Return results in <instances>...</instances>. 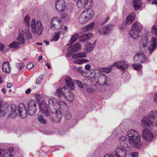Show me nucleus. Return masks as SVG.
<instances>
[{
  "label": "nucleus",
  "instance_id": "obj_41",
  "mask_svg": "<svg viewBox=\"0 0 157 157\" xmlns=\"http://www.w3.org/2000/svg\"><path fill=\"white\" fill-rule=\"evenodd\" d=\"M132 66L135 70H139L141 69L142 65L140 64H132Z\"/></svg>",
  "mask_w": 157,
  "mask_h": 157
},
{
  "label": "nucleus",
  "instance_id": "obj_55",
  "mask_svg": "<svg viewBox=\"0 0 157 157\" xmlns=\"http://www.w3.org/2000/svg\"><path fill=\"white\" fill-rule=\"evenodd\" d=\"M31 91V89H27L25 91V93L27 94H29L30 93Z\"/></svg>",
  "mask_w": 157,
  "mask_h": 157
},
{
  "label": "nucleus",
  "instance_id": "obj_39",
  "mask_svg": "<svg viewBox=\"0 0 157 157\" xmlns=\"http://www.w3.org/2000/svg\"><path fill=\"white\" fill-rule=\"evenodd\" d=\"M79 35L78 34H75L71 38L70 42L71 44H72L75 42L78 39Z\"/></svg>",
  "mask_w": 157,
  "mask_h": 157
},
{
  "label": "nucleus",
  "instance_id": "obj_29",
  "mask_svg": "<svg viewBox=\"0 0 157 157\" xmlns=\"http://www.w3.org/2000/svg\"><path fill=\"white\" fill-rule=\"evenodd\" d=\"M135 14L132 13L130 14L127 17L126 22L127 24H130L135 19Z\"/></svg>",
  "mask_w": 157,
  "mask_h": 157
},
{
  "label": "nucleus",
  "instance_id": "obj_3",
  "mask_svg": "<svg viewBox=\"0 0 157 157\" xmlns=\"http://www.w3.org/2000/svg\"><path fill=\"white\" fill-rule=\"evenodd\" d=\"M147 36L141 38L139 44V47L142 51H148L151 54L157 47V38H153L151 42L148 40Z\"/></svg>",
  "mask_w": 157,
  "mask_h": 157
},
{
  "label": "nucleus",
  "instance_id": "obj_28",
  "mask_svg": "<svg viewBox=\"0 0 157 157\" xmlns=\"http://www.w3.org/2000/svg\"><path fill=\"white\" fill-rule=\"evenodd\" d=\"M92 36L91 33H88L85 35H81L79 38V41L82 42H85L90 39Z\"/></svg>",
  "mask_w": 157,
  "mask_h": 157
},
{
  "label": "nucleus",
  "instance_id": "obj_44",
  "mask_svg": "<svg viewBox=\"0 0 157 157\" xmlns=\"http://www.w3.org/2000/svg\"><path fill=\"white\" fill-rule=\"evenodd\" d=\"M151 31L156 36H157V26L154 25L151 29Z\"/></svg>",
  "mask_w": 157,
  "mask_h": 157
},
{
  "label": "nucleus",
  "instance_id": "obj_6",
  "mask_svg": "<svg viewBox=\"0 0 157 157\" xmlns=\"http://www.w3.org/2000/svg\"><path fill=\"white\" fill-rule=\"evenodd\" d=\"M74 89H58L56 90L55 95L59 98L63 97L67 101H71L73 100L74 95L71 90Z\"/></svg>",
  "mask_w": 157,
  "mask_h": 157
},
{
  "label": "nucleus",
  "instance_id": "obj_17",
  "mask_svg": "<svg viewBox=\"0 0 157 157\" xmlns=\"http://www.w3.org/2000/svg\"><path fill=\"white\" fill-rule=\"evenodd\" d=\"M135 62H140L143 63L146 61L147 58L145 55L142 52H137L134 59Z\"/></svg>",
  "mask_w": 157,
  "mask_h": 157
},
{
  "label": "nucleus",
  "instance_id": "obj_45",
  "mask_svg": "<svg viewBox=\"0 0 157 157\" xmlns=\"http://www.w3.org/2000/svg\"><path fill=\"white\" fill-rule=\"evenodd\" d=\"M71 114L69 113H67L65 115V119L67 120H70L71 117Z\"/></svg>",
  "mask_w": 157,
  "mask_h": 157
},
{
  "label": "nucleus",
  "instance_id": "obj_22",
  "mask_svg": "<svg viewBox=\"0 0 157 157\" xmlns=\"http://www.w3.org/2000/svg\"><path fill=\"white\" fill-rule=\"evenodd\" d=\"M143 138L145 140L149 141L151 140L153 138L152 133L149 130L144 129L143 132Z\"/></svg>",
  "mask_w": 157,
  "mask_h": 157
},
{
  "label": "nucleus",
  "instance_id": "obj_30",
  "mask_svg": "<svg viewBox=\"0 0 157 157\" xmlns=\"http://www.w3.org/2000/svg\"><path fill=\"white\" fill-rule=\"evenodd\" d=\"M131 29L140 32L142 29V25L140 22H136L132 25Z\"/></svg>",
  "mask_w": 157,
  "mask_h": 157
},
{
  "label": "nucleus",
  "instance_id": "obj_5",
  "mask_svg": "<svg viewBox=\"0 0 157 157\" xmlns=\"http://www.w3.org/2000/svg\"><path fill=\"white\" fill-rule=\"evenodd\" d=\"M126 135L132 141V147H134L138 149L141 147L142 144L140 142V136L137 132L134 129H132L127 132Z\"/></svg>",
  "mask_w": 157,
  "mask_h": 157
},
{
  "label": "nucleus",
  "instance_id": "obj_9",
  "mask_svg": "<svg viewBox=\"0 0 157 157\" xmlns=\"http://www.w3.org/2000/svg\"><path fill=\"white\" fill-rule=\"evenodd\" d=\"M30 26L33 33L36 34L39 36L42 34L44 27L41 21H36L35 18H33L32 20Z\"/></svg>",
  "mask_w": 157,
  "mask_h": 157
},
{
  "label": "nucleus",
  "instance_id": "obj_62",
  "mask_svg": "<svg viewBox=\"0 0 157 157\" xmlns=\"http://www.w3.org/2000/svg\"><path fill=\"white\" fill-rule=\"evenodd\" d=\"M68 29V27L67 26H66L63 29L66 32Z\"/></svg>",
  "mask_w": 157,
  "mask_h": 157
},
{
  "label": "nucleus",
  "instance_id": "obj_42",
  "mask_svg": "<svg viewBox=\"0 0 157 157\" xmlns=\"http://www.w3.org/2000/svg\"><path fill=\"white\" fill-rule=\"evenodd\" d=\"M43 79V75H40L36 79V84L39 85L42 82V81Z\"/></svg>",
  "mask_w": 157,
  "mask_h": 157
},
{
  "label": "nucleus",
  "instance_id": "obj_46",
  "mask_svg": "<svg viewBox=\"0 0 157 157\" xmlns=\"http://www.w3.org/2000/svg\"><path fill=\"white\" fill-rule=\"evenodd\" d=\"M34 66V65L31 63H29L27 65L26 67L28 69H30L32 68Z\"/></svg>",
  "mask_w": 157,
  "mask_h": 157
},
{
  "label": "nucleus",
  "instance_id": "obj_2",
  "mask_svg": "<svg viewBox=\"0 0 157 157\" xmlns=\"http://www.w3.org/2000/svg\"><path fill=\"white\" fill-rule=\"evenodd\" d=\"M112 70V67H98L96 69H93L90 70L91 74H96V71L99 72V77L98 80H97L95 77V81L96 83L100 85L103 86H107L108 85V82L110 81L109 78L105 75L103 73L108 74L110 73Z\"/></svg>",
  "mask_w": 157,
  "mask_h": 157
},
{
  "label": "nucleus",
  "instance_id": "obj_13",
  "mask_svg": "<svg viewBox=\"0 0 157 157\" xmlns=\"http://www.w3.org/2000/svg\"><path fill=\"white\" fill-rule=\"evenodd\" d=\"M40 107V111L42 112V113L44 115L47 116H52V114H53L54 113L51 112L48 110V107L47 104L44 101H41Z\"/></svg>",
  "mask_w": 157,
  "mask_h": 157
},
{
  "label": "nucleus",
  "instance_id": "obj_49",
  "mask_svg": "<svg viewBox=\"0 0 157 157\" xmlns=\"http://www.w3.org/2000/svg\"><path fill=\"white\" fill-rule=\"evenodd\" d=\"M25 65L23 63H21L19 64V70H21L23 68H24L25 67Z\"/></svg>",
  "mask_w": 157,
  "mask_h": 157
},
{
  "label": "nucleus",
  "instance_id": "obj_54",
  "mask_svg": "<svg viewBox=\"0 0 157 157\" xmlns=\"http://www.w3.org/2000/svg\"><path fill=\"white\" fill-rule=\"evenodd\" d=\"M4 47V45L0 43V51H2Z\"/></svg>",
  "mask_w": 157,
  "mask_h": 157
},
{
  "label": "nucleus",
  "instance_id": "obj_40",
  "mask_svg": "<svg viewBox=\"0 0 157 157\" xmlns=\"http://www.w3.org/2000/svg\"><path fill=\"white\" fill-rule=\"evenodd\" d=\"M38 121L41 123L44 124H45L46 123V120L42 116H39L38 118Z\"/></svg>",
  "mask_w": 157,
  "mask_h": 157
},
{
  "label": "nucleus",
  "instance_id": "obj_64",
  "mask_svg": "<svg viewBox=\"0 0 157 157\" xmlns=\"http://www.w3.org/2000/svg\"><path fill=\"white\" fill-rule=\"evenodd\" d=\"M38 44V45H42V43H38L36 44Z\"/></svg>",
  "mask_w": 157,
  "mask_h": 157
},
{
  "label": "nucleus",
  "instance_id": "obj_10",
  "mask_svg": "<svg viewBox=\"0 0 157 157\" xmlns=\"http://www.w3.org/2000/svg\"><path fill=\"white\" fill-rule=\"evenodd\" d=\"M63 25V22L61 19L57 17H54L51 21L50 27L54 30L61 29Z\"/></svg>",
  "mask_w": 157,
  "mask_h": 157
},
{
  "label": "nucleus",
  "instance_id": "obj_57",
  "mask_svg": "<svg viewBox=\"0 0 157 157\" xmlns=\"http://www.w3.org/2000/svg\"><path fill=\"white\" fill-rule=\"evenodd\" d=\"M152 4H155V5L157 4V0H153L152 2Z\"/></svg>",
  "mask_w": 157,
  "mask_h": 157
},
{
  "label": "nucleus",
  "instance_id": "obj_33",
  "mask_svg": "<svg viewBox=\"0 0 157 157\" xmlns=\"http://www.w3.org/2000/svg\"><path fill=\"white\" fill-rule=\"evenodd\" d=\"M20 45L18 43V42L15 41L10 43L9 47L10 48H13L14 50H16L20 48Z\"/></svg>",
  "mask_w": 157,
  "mask_h": 157
},
{
  "label": "nucleus",
  "instance_id": "obj_53",
  "mask_svg": "<svg viewBox=\"0 0 157 157\" xmlns=\"http://www.w3.org/2000/svg\"><path fill=\"white\" fill-rule=\"evenodd\" d=\"M13 86V84L12 83H8L7 84L6 86L8 88H10L11 87H12Z\"/></svg>",
  "mask_w": 157,
  "mask_h": 157
},
{
  "label": "nucleus",
  "instance_id": "obj_16",
  "mask_svg": "<svg viewBox=\"0 0 157 157\" xmlns=\"http://www.w3.org/2000/svg\"><path fill=\"white\" fill-rule=\"evenodd\" d=\"M66 4L64 0H56L55 8L59 12H62L65 9Z\"/></svg>",
  "mask_w": 157,
  "mask_h": 157
},
{
  "label": "nucleus",
  "instance_id": "obj_48",
  "mask_svg": "<svg viewBox=\"0 0 157 157\" xmlns=\"http://www.w3.org/2000/svg\"><path fill=\"white\" fill-rule=\"evenodd\" d=\"M139 154L137 152H133L132 153V157H138Z\"/></svg>",
  "mask_w": 157,
  "mask_h": 157
},
{
  "label": "nucleus",
  "instance_id": "obj_32",
  "mask_svg": "<svg viewBox=\"0 0 157 157\" xmlns=\"http://www.w3.org/2000/svg\"><path fill=\"white\" fill-rule=\"evenodd\" d=\"M6 106H3L2 99L0 98V117L5 114Z\"/></svg>",
  "mask_w": 157,
  "mask_h": 157
},
{
  "label": "nucleus",
  "instance_id": "obj_58",
  "mask_svg": "<svg viewBox=\"0 0 157 157\" xmlns=\"http://www.w3.org/2000/svg\"><path fill=\"white\" fill-rule=\"evenodd\" d=\"M46 65V66H47V67L49 69V68H51V66L49 65V64L48 63H47Z\"/></svg>",
  "mask_w": 157,
  "mask_h": 157
},
{
  "label": "nucleus",
  "instance_id": "obj_19",
  "mask_svg": "<svg viewBox=\"0 0 157 157\" xmlns=\"http://www.w3.org/2000/svg\"><path fill=\"white\" fill-rule=\"evenodd\" d=\"M113 25L109 24L99 29L98 31L100 34H108L113 29Z\"/></svg>",
  "mask_w": 157,
  "mask_h": 157
},
{
  "label": "nucleus",
  "instance_id": "obj_61",
  "mask_svg": "<svg viewBox=\"0 0 157 157\" xmlns=\"http://www.w3.org/2000/svg\"><path fill=\"white\" fill-rule=\"evenodd\" d=\"M44 42L47 45L49 44V42L48 41H44Z\"/></svg>",
  "mask_w": 157,
  "mask_h": 157
},
{
  "label": "nucleus",
  "instance_id": "obj_26",
  "mask_svg": "<svg viewBox=\"0 0 157 157\" xmlns=\"http://www.w3.org/2000/svg\"><path fill=\"white\" fill-rule=\"evenodd\" d=\"M140 32L138 31L131 29L129 31V34L132 38L134 39H136L139 36Z\"/></svg>",
  "mask_w": 157,
  "mask_h": 157
},
{
  "label": "nucleus",
  "instance_id": "obj_47",
  "mask_svg": "<svg viewBox=\"0 0 157 157\" xmlns=\"http://www.w3.org/2000/svg\"><path fill=\"white\" fill-rule=\"evenodd\" d=\"M2 157H12V155L10 153L6 152L4 153Z\"/></svg>",
  "mask_w": 157,
  "mask_h": 157
},
{
  "label": "nucleus",
  "instance_id": "obj_1",
  "mask_svg": "<svg viewBox=\"0 0 157 157\" xmlns=\"http://www.w3.org/2000/svg\"><path fill=\"white\" fill-rule=\"evenodd\" d=\"M48 107L52 110L53 113H55V116L51 119L53 122L59 123L61 121L62 117V111L67 108L66 103L63 101H58L57 99L54 98H52L49 99Z\"/></svg>",
  "mask_w": 157,
  "mask_h": 157
},
{
  "label": "nucleus",
  "instance_id": "obj_24",
  "mask_svg": "<svg viewBox=\"0 0 157 157\" xmlns=\"http://www.w3.org/2000/svg\"><path fill=\"white\" fill-rule=\"evenodd\" d=\"M11 112L9 115V117L12 118H15L17 114L18 109L16 105L14 104H11L10 106Z\"/></svg>",
  "mask_w": 157,
  "mask_h": 157
},
{
  "label": "nucleus",
  "instance_id": "obj_37",
  "mask_svg": "<svg viewBox=\"0 0 157 157\" xmlns=\"http://www.w3.org/2000/svg\"><path fill=\"white\" fill-rule=\"evenodd\" d=\"M60 32H55L53 38L51 40L52 41H56L59 40Z\"/></svg>",
  "mask_w": 157,
  "mask_h": 157
},
{
  "label": "nucleus",
  "instance_id": "obj_34",
  "mask_svg": "<svg viewBox=\"0 0 157 157\" xmlns=\"http://www.w3.org/2000/svg\"><path fill=\"white\" fill-rule=\"evenodd\" d=\"M37 102L36 101L33 100H30L28 105V108H36Z\"/></svg>",
  "mask_w": 157,
  "mask_h": 157
},
{
  "label": "nucleus",
  "instance_id": "obj_43",
  "mask_svg": "<svg viewBox=\"0 0 157 157\" xmlns=\"http://www.w3.org/2000/svg\"><path fill=\"white\" fill-rule=\"evenodd\" d=\"M75 83L80 88H83V84L81 82L78 80H75Z\"/></svg>",
  "mask_w": 157,
  "mask_h": 157
},
{
  "label": "nucleus",
  "instance_id": "obj_23",
  "mask_svg": "<svg viewBox=\"0 0 157 157\" xmlns=\"http://www.w3.org/2000/svg\"><path fill=\"white\" fill-rule=\"evenodd\" d=\"M64 80L66 85L69 88H74L75 80H73L72 78L69 76H66Z\"/></svg>",
  "mask_w": 157,
  "mask_h": 157
},
{
  "label": "nucleus",
  "instance_id": "obj_15",
  "mask_svg": "<svg viewBox=\"0 0 157 157\" xmlns=\"http://www.w3.org/2000/svg\"><path fill=\"white\" fill-rule=\"evenodd\" d=\"M119 141L121 146L128 148L132 147V141L125 136H122L119 138Z\"/></svg>",
  "mask_w": 157,
  "mask_h": 157
},
{
  "label": "nucleus",
  "instance_id": "obj_38",
  "mask_svg": "<svg viewBox=\"0 0 157 157\" xmlns=\"http://www.w3.org/2000/svg\"><path fill=\"white\" fill-rule=\"evenodd\" d=\"M36 110V108H27V112L28 114L30 115H33L34 114Z\"/></svg>",
  "mask_w": 157,
  "mask_h": 157
},
{
  "label": "nucleus",
  "instance_id": "obj_59",
  "mask_svg": "<svg viewBox=\"0 0 157 157\" xmlns=\"http://www.w3.org/2000/svg\"><path fill=\"white\" fill-rule=\"evenodd\" d=\"M2 91L5 94L6 93V89H2Z\"/></svg>",
  "mask_w": 157,
  "mask_h": 157
},
{
  "label": "nucleus",
  "instance_id": "obj_56",
  "mask_svg": "<svg viewBox=\"0 0 157 157\" xmlns=\"http://www.w3.org/2000/svg\"><path fill=\"white\" fill-rule=\"evenodd\" d=\"M86 91L88 93H91L93 91L92 89H86Z\"/></svg>",
  "mask_w": 157,
  "mask_h": 157
},
{
  "label": "nucleus",
  "instance_id": "obj_31",
  "mask_svg": "<svg viewBox=\"0 0 157 157\" xmlns=\"http://www.w3.org/2000/svg\"><path fill=\"white\" fill-rule=\"evenodd\" d=\"M133 7L135 10H137L140 8L141 5L140 0H134L133 2Z\"/></svg>",
  "mask_w": 157,
  "mask_h": 157
},
{
  "label": "nucleus",
  "instance_id": "obj_20",
  "mask_svg": "<svg viewBox=\"0 0 157 157\" xmlns=\"http://www.w3.org/2000/svg\"><path fill=\"white\" fill-rule=\"evenodd\" d=\"M81 48L80 43L77 42L68 48V54L71 55L72 53L79 51Z\"/></svg>",
  "mask_w": 157,
  "mask_h": 157
},
{
  "label": "nucleus",
  "instance_id": "obj_63",
  "mask_svg": "<svg viewBox=\"0 0 157 157\" xmlns=\"http://www.w3.org/2000/svg\"><path fill=\"white\" fill-rule=\"evenodd\" d=\"M42 59V57L41 56H40L38 58V60L40 61Z\"/></svg>",
  "mask_w": 157,
  "mask_h": 157
},
{
  "label": "nucleus",
  "instance_id": "obj_52",
  "mask_svg": "<svg viewBox=\"0 0 157 157\" xmlns=\"http://www.w3.org/2000/svg\"><path fill=\"white\" fill-rule=\"evenodd\" d=\"M154 102L157 104V94H155L154 97Z\"/></svg>",
  "mask_w": 157,
  "mask_h": 157
},
{
  "label": "nucleus",
  "instance_id": "obj_36",
  "mask_svg": "<svg viewBox=\"0 0 157 157\" xmlns=\"http://www.w3.org/2000/svg\"><path fill=\"white\" fill-rule=\"evenodd\" d=\"M30 19L28 15H26L24 17V22L25 25L29 27L30 25Z\"/></svg>",
  "mask_w": 157,
  "mask_h": 157
},
{
  "label": "nucleus",
  "instance_id": "obj_12",
  "mask_svg": "<svg viewBox=\"0 0 157 157\" xmlns=\"http://www.w3.org/2000/svg\"><path fill=\"white\" fill-rule=\"evenodd\" d=\"M93 0H78L77 5L79 8H84L86 9L91 8L93 5Z\"/></svg>",
  "mask_w": 157,
  "mask_h": 157
},
{
  "label": "nucleus",
  "instance_id": "obj_8",
  "mask_svg": "<svg viewBox=\"0 0 157 157\" xmlns=\"http://www.w3.org/2000/svg\"><path fill=\"white\" fill-rule=\"evenodd\" d=\"M94 15V11L92 9L86 10L79 15L78 18V21L81 24H85L92 19Z\"/></svg>",
  "mask_w": 157,
  "mask_h": 157
},
{
  "label": "nucleus",
  "instance_id": "obj_18",
  "mask_svg": "<svg viewBox=\"0 0 157 157\" xmlns=\"http://www.w3.org/2000/svg\"><path fill=\"white\" fill-rule=\"evenodd\" d=\"M115 153L116 157H126L127 155L126 150L122 146H118L116 148Z\"/></svg>",
  "mask_w": 157,
  "mask_h": 157
},
{
  "label": "nucleus",
  "instance_id": "obj_51",
  "mask_svg": "<svg viewBox=\"0 0 157 157\" xmlns=\"http://www.w3.org/2000/svg\"><path fill=\"white\" fill-rule=\"evenodd\" d=\"M104 157H114L113 155L112 154H107L105 155Z\"/></svg>",
  "mask_w": 157,
  "mask_h": 157
},
{
  "label": "nucleus",
  "instance_id": "obj_21",
  "mask_svg": "<svg viewBox=\"0 0 157 157\" xmlns=\"http://www.w3.org/2000/svg\"><path fill=\"white\" fill-rule=\"evenodd\" d=\"M19 114L22 118H25L27 115V112L25 105L23 103H20L18 108Z\"/></svg>",
  "mask_w": 157,
  "mask_h": 157
},
{
  "label": "nucleus",
  "instance_id": "obj_4",
  "mask_svg": "<svg viewBox=\"0 0 157 157\" xmlns=\"http://www.w3.org/2000/svg\"><path fill=\"white\" fill-rule=\"evenodd\" d=\"M143 127H147L151 125L157 126V111L153 110L149 113L148 115L144 116L141 121Z\"/></svg>",
  "mask_w": 157,
  "mask_h": 157
},
{
  "label": "nucleus",
  "instance_id": "obj_25",
  "mask_svg": "<svg viewBox=\"0 0 157 157\" xmlns=\"http://www.w3.org/2000/svg\"><path fill=\"white\" fill-rule=\"evenodd\" d=\"M2 69L4 72L6 73H10L11 71V68L9 63L6 61L4 62L2 65Z\"/></svg>",
  "mask_w": 157,
  "mask_h": 157
},
{
  "label": "nucleus",
  "instance_id": "obj_60",
  "mask_svg": "<svg viewBox=\"0 0 157 157\" xmlns=\"http://www.w3.org/2000/svg\"><path fill=\"white\" fill-rule=\"evenodd\" d=\"M40 96V95L38 94H36V100H39V97Z\"/></svg>",
  "mask_w": 157,
  "mask_h": 157
},
{
  "label": "nucleus",
  "instance_id": "obj_14",
  "mask_svg": "<svg viewBox=\"0 0 157 157\" xmlns=\"http://www.w3.org/2000/svg\"><path fill=\"white\" fill-rule=\"evenodd\" d=\"M114 65L117 68L121 70L122 74H124V73L125 70L129 66L128 63L124 60L117 62L114 63Z\"/></svg>",
  "mask_w": 157,
  "mask_h": 157
},
{
  "label": "nucleus",
  "instance_id": "obj_27",
  "mask_svg": "<svg viewBox=\"0 0 157 157\" xmlns=\"http://www.w3.org/2000/svg\"><path fill=\"white\" fill-rule=\"evenodd\" d=\"M96 44V42L95 41L93 44L88 43L85 46L84 50L85 51L90 52L93 50Z\"/></svg>",
  "mask_w": 157,
  "mask_h": 157
},
{
  "label": "nucleus",
  "instance_id": "obj_35",
  "mask_svg": "<svg viewBox=\"0 0 157 157\" xmlns=\"http://www.w3.org/2000/svg\"><path fill=\"white\" fill-rule=\"evenodd\" d=\"M94 25V23L93 22L83 27L82 29L83 31H86L90 30L92 29Z\"/></svg>",
  "mask_w": 157,
  "mask_h": 157
},
{
  "label": "nucleus",
  "instance_id": "obj_11",
  "mask_svg": "<svg viewBox=\"0 0 157 157\" xmlns=\"http://www.w3.org/2000/svg\"><path fill=\"white\" fill-rule=\"evenodd\" d=\"M86 56V55L85 53L84 52H79L73 55L72 58L75 59L73 61V63L78 64H81L89 62V61L87 59H78V58L80 57H85Z\"/></svg>",
  "mask_w": 157,
  "mask_h": 157
},
{
  "label": "nucleus",
  "instance_id": "obj_7",
  "mask_svg": "<svg viewBox=\"0 0 157 157\" xmlns=\"http://www.w3.org/2000/svg\"><path fill=\"white\" fill-rule=\"evenodd\" d=\"M32 39V34L29 28L26 29H19V35L17 38V41L20 45L25 43V39Z\"/></svg>",
  "mask_w": 157,
  "mask_h": 157
},
{
  "label": "nucleus",
  "instance_id": "obj_50",
  "mask_svg": "<svg viewBox=\"0 0 157 157\" xmlns=\"http://www.w3.org/2000/svg\"><path fill=\"white\" fill-rule=\"evenodd\" d=\"M90 68H91V66L89 64L86 65L85 67V68L86 70H88L90 69Z\"/></svg>",
  "mask_w": 157,
  "mask_h": 157
}]
</instances>
